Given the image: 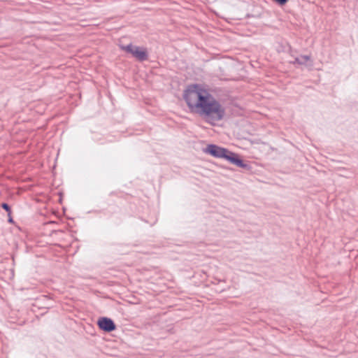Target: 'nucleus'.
I'll list each match as a JSON object with an SVG mask.
<instances>
[{"instance_id": "1", "label": "nucleus", "mask_w": 358, "mask_h": 358, "mask_svg": "<svg viewBox=\"0 0 358 358\" xmlns=\"http://www.w3.org/2000/svg\"><path fill=\"white\" fill-rule=\"evenodd\" d=\"M183 98L191 112L201 115L211 124L222 120L226 115L225 108L202 85L188 86Z\"/></svg>"}, {"instance_id": "2", "label": "nucleus", "mask_w": 358, "mask_h": 358, "mask_svg": "<svg viewBox=\"0 0 358 358\" xmlns=\"http://www.w3.org/2000/svg\"><path fill=\"white\" fill-rule=\"evenodd\" d=\"M203 153L213 157H233L228 150L215 145H207L203 148Z\"/></svg>"}, {"instance_id": "3", "label": "nucleus", "mask_w": 358, "mask_h": 358, "mask_svg": "<svg viewBox=\"0 0 358 358\" xmlns=\"http://www.w3.org/2000/svg\"><path fill=\"white\" fill-rule=\"evenodd\" d=\"M97 326L99 329L104 332L110 333L116 329V324L114 321L107 317H99L97 320Z\"/></svg>"}, {"instance_id": "4", "label": "nucleus", "mask_w": 358, "mask_h": 358, "mask_svg": "<svg viewBox=\"0 0 358 358\" xmlns=\"http://www.w3.org/2000/svg\"><path fill=\"white\" fill-rule=\"evenodd\" d=\"M124 48L138 60L143 61L148 57L147 51L143 48L129 45Z\"/></svg>"}, {"instance_id": "5", "label": "nucleus", "mask_w": 358, "mask_h": 358, "mask_svg": "<svg viewBox=\"0 0 358 358\" xmlns=\"http://www.w3.org/2000/svg\"><path fill=\"white\" fill-rule=\"evenodd\" d=\"M228 160L230 163L236 165L238 167L243 169L247 171H252L253 165L256 164L254 162H244L243 158H224Z\"/></svg>"}, {"instance_id": "6", "label": "nucleus", "mask_w": 358, "mask_h": 358, "mask_svg": "<svg viewBox=\"0 0 358 358\" xmlns=\"http://www.w3.org/2000/svg\"><path fill=\"white\" fill-rule=\"evenodd\" d=\"M293 63L310 66L312 65V60L310 57L308 55H301L296 57Z\"/></svg>"}, {"instance_id": "7", "label": "nucleus", "mask_w": 358, "mask_h": 358, "mask_svg": "<svg viewBox=\"0 0 358 358\" xmlns=\"http://www.w3.org/2000/svg\"><path fill=\"white\" fill-rule=\"evenodd\" d=\"M336 171H338L337 174L341 176H344V177H346V178H348L350 177L347 173H350L348 170H346L344 168H341V167H337V168H335Z\"/></svg>"}, {"instance_id": "8", "label": "nucleus", "mask_w": 358, "mask_h": 358, "mask_svg": "<svg viewBox=\"0 0 358 358\" xmlns=\"http://www.w3.org/2000/svg\"><path fill=\"white\" fill-rule=\"evenodd\" d=\"M1 207L6 211L7 214H11L12 213V210H11V207L10 206L6 203V202H3L1 203Z\"/></svg>"}, {"instance_id": "9", "label": "nucleus", "mask_w": 358, "mask_h": 358, "mask_svg": "<svg viewBox=\"0 0 358 358\" xmlns=\"http://www.w3.org/2000/svg\"><path fill=\"white\" fill-rule=\"evenodd\" d=\"M8 222L10 224H13L14 223V220H13V217L11 216V214H8Z\"/></svg>"}, {"instance_id": "10", "label": "nucleus", "mask_w": 358, "mask_h": 358, "mask_svg": "<svg viewBox=\"0 0 358 358\" xmlns=\"http://www.w3.org/2000/svg\"><path fill=\"white\" fill-rule=\"evenodd\" d=\"M157 222V219L154 221L153 223L151 224V226L154 225Z\"/></svg>"}]
</instances>
